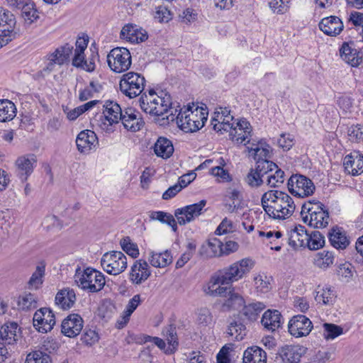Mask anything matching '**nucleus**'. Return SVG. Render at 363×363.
Returning <instances> with one entry per match:
<instances>
[{
	"mask_svg": "<svg viewBox=\"0 0 363 363\" xmlns=\"http://www.w3.org/2000/svg\"><path fill=\"white\" fill-rule=\"evenodd\" d=\"M101 264L108 274L118 275L127 268V257L120 251L108 252L102 256Z\"/></svg>",
	"mask_w": 363,
	"mask_h": 363,
	"instance_id": "obj_8",
	"label": "nucleus"
},
{
	"mask_svg": "<svg viewBox=\"0 0 363 363\" xmlns=\"http://www.w3.org/2000/svg\"><path fill=\"white\" fill-rule=\"evenodd\" d=\"M313 328L311 320L304 315H294L288 323L289 333L295 337L308 336Z\"/></svg>",
	"mask_w": 363,
	"mask_h": 363,
	"instance_id": "obj_11",
	"label": "nucleus"
},
{
	"mask_svg": "<svg viewBox=\"0 0 363 363\" xmlns=\"http://www.w3.org/2000/svg\"><path fill=\"white\" fill-rule=\"evenodd\" d=\"M107 62L114 72H124L130 68L132 63L130 52L128 49L123 47L113 48L107 55Z\"/></svg>",
	"mask_w": 363,
	"mask_h": 363,
	"instance_id": "obj_6",
	"label": "nucleus"
},
{
	"mask_svg": "<svg viewBox=\"0 0 363 363\" xmlns=\"http://www.w3.org/2000/svg\"><path fill=\"white\" fill-rule=\"evenodd\" d=\"M247 147L249 153L253 155L256 162L259 160H269L270 157L269 147L268 145L264 147L261 142L257 144L252 143L251 146H247Z\"/></svg>",
	"mask_w": 363,
	"mask_h": 363,
	"instance_id": "obj_43",
	"label": "nucleus"
},
{
	"mask_svg": "<svg viewBox=\"0 0 363 363\" xmlns=\"http://www.w3.org/2000/svg\"><path fill=\"white\" fill-rule=\"evenodd\" d=\"M73 46L68 43L56 49V50L51 53L52 60H55L58 65H63L68 60L70 55L72 54Z\"/></svg>",
	"mask_w": 363,
	"mask_h": 363,
	"instance_id": "obj_42",
	"label": "nucleus"
},
{
	"mask_svg": "<svg viewBox=\"0 0 363 363\" xmlns=\"http://www.w3.org/2000/svg\"><path fill=\"white\" fill-rule=\"evenodd\" d=\"M92 276H94V284H92V292H97L101 291L106 284V277L105 275L92 268Z\"/></svg>",
	"mask_w": 363,
	"mask_h": 363,
	"instance_id": "obj_61",
	"label": "nucleus"
},
{
	"mask_svg": "<svg viewBox=\"0 0 363 363\" xmlns=\"http://www.w3.org/2000/svg\"><path fill=\"white\" fill-rule=\"evenodd\" d=\"M289 192L298 198H305L311 196L315 189L311 179L302 174H293L288 180Z\"/></svg>",
	"mask_w": 363,
	"mask_h": 363,
	"instance_id": "obj_7",
	"label": "nucleus"
},
{
	"mask_svg": "<svg viewBox=\"0 0 363 363\" xmlns=\"http://www.w3.org/2000/svg\"><path fill=\"white\" fill-rule=\"evenodd\" d=\"M116 306L110 299H104L100 303L97 315L102 318L109 319L115 313Z\"/></svg>",
	"mask_w": 363,
	"mask_h": 363,
	"instance_id": "obj_49",
	"label": "nucleus"
},
{
	"mask_svg": "<svg viewBox=\"0 0 363 363\" xmlns=\"http://www.w3.org/2000/svg\"><path fill=\"white\" fill-rule=\"evenodd\" d=\"M271 277H267L264 274H259L257 275L255 279V286L257 290L261 293H267L271 289Z\"/></svg>",
	"mask_w": 363,
	"mask_h": 363,
	"instance_id": "obj_52",
	"label": "nucleus"
},
{
	"mask_svg": "<svg viewBox=\"0 0 363 363\" xmlns=\"http://www.w3.org/2000/svg\"><path fill=\"white\" fill-rule=\"evenodd\" d=\"M347 135L352 142H359L363 139V126L357 124L348 128Z\"/></svg>",
	"mask_w": 363,
	"mask_h": 363,
	"instance_id": "obj_63",
	"label": "nucleus"
},
{
	"mask_svg": "<svg viewBox=\"0 0 363 363\" xmlns=\"http://www.w3.org/2000/svg\"><path fill=\"white\" fill-rule=\"evenodd\" d=\"M262 177L255 169H251L245 178V182L252 188H258L264 182Z\"/></svg>",
	"mask_w": 363,
	"mask_h": 363,
	"instance_id": "obj_59",
	"label": "nucleus"
},
{
	"mask_svg": "<svg viewBox=\"0 0 363 363\" xmlns=\"http://www.w3.org/2000/svg\"><path fill=\"white\" fill-rule=\"evenodd\" d=\"M261 204L266 213L275 220H285L292 216L296 206L293 199L286 192L270 190L261 198Z\"/></svg>",
	"mask_w": 363,
	"mask_h": 363,
	"instance_id": "obj_1",
	"label": "nucleus"
},
{
	"mask_svg": "<svg viewBox=\"0 0 363 363\" xmlns=\"http://www.w3.org/2000/svg\"><path fill=\"white\" fill-rule=\"evenodd\" d=\"M83 328V319L77 314H71L63 320L61 331L65 336L74 337L79 334Z\"/></svg>",
	"mask_w": 363,
	"mask_h": 363,
	"instance_id": "obj_18",
	"label": "nucleus"
},
{
	"mask_svg": "<svg viewBox=\"0 0 363 363\" xmlns=\"http://www.w3.org/2000/svg\"><path fill=\"white\" fill-rule=\"evenodd\" d=\"M304 349L298 345H286L282 347L280 355L283 360L289 363H298Z\"/></svg>",
	"mask_w": 363,
	"mask_h": 363,
	"instance_id": "obj_33",
	"label": "nucleus"
},
{
	"mask_svg": "<svg viewBox=\"0 0 363 363\" xmlns=\"http://www.w3.org/2000/svg\"><path fill=\"white\" fill-rule=\"evenodd\" d=\"M281 314L277 310H267L262 315L261 324L264 328L274 332L281 327Z\"/></svg>",
	"mask_w": 363,
	"mask_h": 363,
	"instance_id": "obj_27",
	"label": "nucleus"
},
{
	"mask_svg": "<svg viewBox=\"0 0 363 363\" xmlns=\"http://www.w3.org/2000/svg\"><path fill=\"white\" fill-rule=\"evenodd\" d=\"M341 58L352 67H358L362 62V56L348 43H344L340 50Z\"/></svg>",
	"mask_w": 363,
	"mask_h": 363,
	"instance_id": "obj_29",
	"label": "nucleus"
},
{
	"mask_svg": "<svg viewBox=\"0 0 363 363\" xmlns=\"http://www.w3.org/2000/svg\"><path fill=\"white\" fill-rule=\"evenodd\" d=\"M349 21L355 26L356 30L361 36V40L363 41V13L357 11L352 12Z\"/></svg>",
	"mask_w": 363,
	"mask_h": 363,
	"instance_id": "obj_60",
	"label": "nucleus"
},
{
	"mask_svg": "<svg viewBox=\"0 0 363 363\" xmlns=\"http://www.w3.org/2000/svg\"><path fill=\"white\" fill-rule=\"evenodd\" d=\"M103 107V118L99 123L101 130L106 133L114 131V125L118 124L124 113L121 106L113 101H106Z\"/></svg>",
	"mask_w": 363,
	"mask_h": 363,
	"instance_id": "obj_5",
	"label": "nucleus"
},
{
	"mask_svg": "<svg viewBox=\"0 0 363 363\" xmlns=\"http://www.w3.org/2000/svg\"><path fill=\"white\" fill-rule=\"evenodd\" d=\"M37 162L34 155H26L19 157L15 162L16 174L21 182H26L33 173Z\"/></svg>",
	"mask_w": 363,
	"mask_h": 363,
	"instance_id": "obj_14",
	"label": "nucleus"
},
{
	"mask_svg": "<svg viewBox=\"0 0 363 363\" xmlns=\"http://www.w3.org/2000/svg\"><path fill=\"white\" fill-rule=\"evenodd\" d=\"M220 165L212 167L210 170L211 174L217 177L219 182H227L231 181L232 178L230 174L223 167V166L225 165L224 160L221 157L220 158Z\"/></svg>",
	"mask_w": 363,
	"mask_h": 363,
	"instance_id": "obj_54",
	"label": "nucleus"
},
{
	"mask_svg": "<svg viewBox=\"0 0 363 363\" xmlns=\"http://www.w3.org/2000/svg\"><path fill=\"white\" fill-rule=\"evenodd\" d=\"M354 272V267L349 262L340 264L337 269L339 280L344 283H348L352 281Z\"/></svg>",
	"mask_w": 363,
	"mask_h": 363,
	"instance_id": "obj_47",
	"label": "nucleus"
},
{
	"mask_svg": "<svg viewBox=\"0 0 363 363\" xmlns=\"http://www.w3.org/2000/svg\"><path fill=\"white\" fill-rule=\"evenodd\" d=\"M266 308V306L259 301L252 302L245 304L241 308L242 315L249 321H255L257 320L261 312Z\"/></svg>",
	"mask_w": 363,
	"mask_h": 363,
	"instance_id": "obj_32",
	"label": "nucleus"
},
{
	"mask_svg": "<svg viewBox=\"0 0 363 363\" xmlns=\"http://www.w3.org/2000/svg\"><path fill=\"white\" fill-rule=\"evenodd\" d=\"M21 16L24 22L30 26L39 18L37 9L35 8V4L32 1L28 2L21 9Z\"/></svg>",
	"mask_w": 363,
	"mask_h": 363,
	"instance_id": "obj_46",
	"label": "nucleus"
},
{
	"mask_svg": "<svg viewBox=\"0 0 363 363\" xmlns=\"http://www.w3.org/2000/svg\"><path fill=\"white\" fill-rule=\"evenodd\" d=\"M74 281L82 289H91V267H77L74 274Z\"/></svg>",
	"mask_w": 363,
	"mask_h": 363,
	"instance_id": "obj_39",
	"label": "nucleus"
},
{
	"mask_svg": "<svg viewBox=\"0 0 363 363\" xmlns=\"http://www.w3.org/2000/svg\"><path fill=\"white\" fill-rule=\"evenodd\" d=\"M0 337L4 344L14 345L21 337V328L15 322L4 324L0 329Z\"/></svg>",
	"mask_w": 363,
	"mask_h": 363,
	"instance_id": "obj_23",
	"label": "nucleus"
},
{
	"mask_svg": "<svg viewBox=\"0 0 363 363\" xmlns=\"http://www.w3.org/2000/svg\"><path fill=\"white\" fill-rule=\"evenodd\" d=\"M121 245L123 251L133 258H135L139 255L138 246L131 242L128 238H124L121 240Z\"/></svg>",
	"mask_w": 363,
	"mask_h": 363,
	"instance_id": "obj_62",
	"label": "nucleus"
},
{
	"mask_svg": "<svg viewBox=\"0 0 363 363\" xmlns=\"http://www.w3.org/2000/svg\"><path fill=\"white\" fill-rule=\"evenodd\" d=\"M120 37L121 39L131 43H139L146 40L148 38V35L146 30L140 26L135 24L128 23L123 27Z\"/></svg>",
	"mask_w": 363,
	"mask_h": 363,
	"instance_id": "obj_15",
	"label": "nucleus"
},
{
	"mask_svg": "<svg viewBox=\"0 0 363 363\" xmlns=\"http://www.w3.org/2000/svg\"><path fill=\"white\" fill-rule=\"evenodd\" d=\"M165 335L167 337V340L168 342V347L165 350V353L172 354L174 352L178 346L177 333L175 328L169 327L165 331Z\"/></svg>",
	"mask_w": 363,
	"mask_h": 363,
	"instance_id": "obj_56",
	"label": "nucleus"
},
{
	"mask_svg": "<svg viewBox=\"0 0 363 363\" xmlns=\"http://www.w3.org/2000/svg\"><path fill=\"white\" fill-rule=\"evenodd\" d=\"M45 272V265L37 266L28 282V288L30 289H38L43 283Z\"/></svg>",
	"mask_w": 363,
	"mask_h": 363,
	"instance_id": "obj_45",
	"label": "nucleus"
},
{
	"mask_svg": "<svg viewBox=\"0 0 363 363\" xmlns=\"http://www.w3.org/2000/svg\"><path fill=\"white\" fill-rule=\"evenodd\" d=\"M154 151L157 156L167 159L174 152V147L171 140L160 137L154 145Z\"/></svg>",
	"mask_w": 363,
	"mask_h": 363,
	"instance_id": "obj_35",
	"label": "nucleus"
},
{
	"mask_svg": "<svg viewBox=\"0 0 363 363\" xmlns=\"http://www.w3.org/2000/svg\"><path fill=\"white\" fill-rule=\"evenodd\" d=\"M325 244V238L319 231H313L308 234L307 245L311 250H316L321 248Z\"/></svg>",
	"mask_w": 363,
	"mask_h": 363,
	"instance_id": "obj_50",
	"label": "nucleus"
},
{
	"mask_svg": "<svg viewBox=\"0 0 363 363\" xmlns=\"http://www.w3.org/2000/svg\"><path fill=\"white\" fill-rule=\"evenodd\" d=\"M34 328L40 333L50 332L55 325V316L48 308H41L35 311L33 318Z\"/></svg>",
	"mask_w": 363,
	"mask_h": 363,
	"instance_id": "obj_12",
	"label": "nucleus"
},
{
	"mask_svg": "<svg viewBox=\"0 0 363 363\" xmlns=\"http://www.w3.org/2000/svg\"><path fill=\"white\" fill-rule=\"evenodd\" d=\"M324 337L326 340H333L343 333V329L339 325L333 323H324Z\"/></svg>",
	"mask_w": 363,
	"mask_h": 363,
	"instance_id": "obj_58",
	"label": "nucleus"
},
{
	"mask_svg": "<svg viewBox=\"0 0 363 363\" xmlns=\"http://www.w3.org/2000/svg\"><path fill=\"white\" fill-rule=\"evenodd\" d=\"M277 167V165L269 160H259L256 162L255 169L264 177V175L267 177L270 173H272Z\"/></svg>",
	"mask_w": 363,
	"mask_h": 363,
	"instance_id": "obj_53",
	"label": "nucleus"
},
{
	"mask_svg": "<svg viewBox=\"0 0 363 363\" xmlns=\"http://www.w3.org/2000/svg\"><path fill=\"white\" fill-rule=\"evenodd\" d=\"M220 297L223 298L222 308L224 311L240 310L245 303L243 297L235 292L231 286H227L225 291Z\"/></svg>",
	"mask_w": 363,
	"mask_h": 363,
	"instance_id": "obj_16",
	"label": "nucleus"
},
{
	"mask_svg": "<svg viewBox=\"0 0 363 363\" xmlns=\"http://www.w3.org/2000/svg\"><path fill=\"white\" fill-rule=\"evenodd\" d=\"M145 83V77L139 73L129 72L124 74L119 82L121 91L130 99L142 94Z\"/></svg>",
	"mask_w": 363,
	"mask_h": 363,
	"instance_id": "obj_4",
	"label": "nucleus"
},
{
	"mask_svg": "<svg viewBox=\"0 0 363 363\" xmlns=\"http://www.w3.org/2000/svg\"><path fill=\"white\" fill-rule=\"evenodd\" d=\"M16 115L15 104L9 99L0 100V122L10 121Z\"/></svg>",
	"mask_w": 363,
	"mask_h": 363,
	"instance_id": "obj_38",
	"label": "nucleus"
},
{
	"mask_svg": "<svg viewBox=\"0 0 363 363\" xmlns=\"http://www.w3.org/2000/svg\"><path fill=\"white\" fill-rule=\"evenodd\" d=\"M124 128L131 132L140 130L144 125V121L139 112L132 108H128L120 120Z\"/></svg>",
	"mask_w": 363,
	"mask_h": 363,
	"instance_id": "obj_17",
	"label": "nucleus"
},
{
	"mask_svg": "<svg viewBox=\"0 0 363 363\" xmlns=\"http://www.w3.org/2000/svg\"><path fill=\"white\" fill-rule=\"evenodd\" d=\"M335 255L333 252L323 250L316 253L313 259L314 264L318 268L325 269L333 264Z\"/></svg>",
	"mask_w": 363,
	"mask_h": 363,
	"instance_id": "obj_37",
	"label": "nucleus"
},
{
	"mask_svg": "<svg viewBox=\"0 0 363 363\" xmlns=\"http://www.w3.org/2000/svg\"><path fill=\"white\" fill-rule=\"evenodd\" d=\"M89 131V130L81 131L76 139L77 150L82 153L89 154L91 150Z\"/></svg>",
	"mask_w": 363,
	"mask_h": 363,
	"instance_id": "obj_48",
	"label": "nucleus"
},
{
	"mask_svg": "<svg viewBox=\"0 0 363 363\" xmlns=\"http://www.w3.org/2000/svg\"><path fill=\"white\" fill-rule=\"evenodd\" d=\"M315 299L318 303L324 305L333 304L335 299V292L329 287L318 286L315 291Z\"/></svg>",
	"mask_w": 363,
	"mask_h": 363,
	"instance_id": "obj_41",
	"label": "nucleus"
},
{
	"mask_svg": "<svg viewBox=\"0 0 363 363\" xmlns=\"http://www.w3.org/2000/svg\"><path fill=\"white\" fill-rule=\"evenodd\" d=\"M252 127L250 123L245 118L240 119L230 133V136L233 140L238 143H250L251 137Z\"/></svg>",
	"mask_w": 363,
	"mask_h": 363,
	"instance_id": "obj_19",
	"label": "nucleus"
},
{
	"mask_svg": "<svg viewBox=\"0 0 363 363\" xmlns=\"http://www.w3.org/2000/svg\"><path fill=\"white\" fill-rule=\"evenodd\" d=\"M243 363H266V352L260 347L255 346L247 348L243 354Z\"/></svg>",
	"mask_w": 363,
	"mask_h": 363,
	"instance_id": "obj_34",
	"label": "nucleus"
},
{
	"mask_svg": "<svg viewBox=\"0 0 363 363\" xmlns=\"http://www.w3.org/2000/svg\"><path fill=\"white\" fill-rule=\"evenodd\" d=\"M294 137L289 133H282L280 138L277 140L279 147L282 148L284 151L290 150L294 145Z\"/></svg>",
	"mask_w": 363,
	"mask_h": 363,
	"instance_id": "obj_64",
	"label": "nucleus"
},
{
	"mask_svg": "<svg viewBox=\"0 0 363 363\" xmlns=\"http://www.w3.org/2000/svg\"><path fill=\"white\" fill-rule=\"evenodd\" d=\"M178 127L186 133H192L199 130L203 126V123L198 121V124L194 123L189 115V108L184 107L181 108L177 118Z\"/></svg>",
	"mask_w": 363,
	"mask_h": 363,
	"instance_id": "obj_22",
	"label": "nucleus"
},
{
	"mask_svg": "<svg viewBox=\"0 0 363 363\" xmlns=\"http://www.w3.org/2000/svg\"><path fill=\"white\" fill-rule=\"evenodd\" d=\"M24 363H52L50 357L41 350L29 352Z\"/></svg>",
	"mask_w": 363,
	"mask_h": 363,
	"instance_id": "obj_51",
	"label": "nucleus"
},
{
	"mask_svg": "<svg viewBox=\"0 0 363 363\" xmlns=\"http://www.w3.org/2000/svg\"><path fill=\"white\" fill-rule=\"evenodd\" d=\"M284 182V172L278 167L267 177V184L271 187L279 186Z\"/></svg>",
	"mask_w": 363,
	"mask_h": 363,
	"instance_id": "obj_55",
	"label": "nucleus"
},
{
	"mask_svg": "<svg viewBox=\"0 0 363 363\" xmlns=\"http://www.w3.org/2000/svg\"><path fill=\"white\" fill-rule=\"evenodd\" d=\"M224 285H227V284L221 274L218 272L211 277L203 291L209 296H220L225 291L227 288Z\"/></svg>",
	"mask_w": 363,
	"mask_h": 363,
	"instance_id": "obj_26",
	"label": "nucleus"
},
{
	"mask_svg": "<svg viewBox=\"0 0 363 363\" xmlns=\"http://www.w3.org/2000/svg\"><path fill=\"white\" fill-rule=\"evenodd\" d=\"M328 238L332 246L336 249H345L350 244L346 232L337 226L333 227L328 233Z\"/></svg>",
	"mask_w": 363,
	"mask_h": 363,
	"instance_id": "obj_31",
	"label": "nucleus"
},
{
	"mask_svg": "<svg viewBox=\"0 0 363 363\" xmlns=\"http://www.w3.org/2000/svg\"><path fill=\"white\" fill-rule=\"evenodd\" d=\"M76 299V294L74 289L64 288L57 293L55 303L59 308L66 311L74 306Z\"/></svg>",
	"mask_w": 363,
	"mask_h": 363,
	"instance_id": "obj_25",
	"label": "nucleus"
},
{
	"mask_svg": "<svg viewBox=\"0 0 363 363\" xmlns=\"http://www.w3.org/2000/svg\"><path fill=\"white\" fill-rule=\"evenodd\" d=\"M227 334L235 340H242L246 335V327L240 320H234L229 323Z\"/></svg>",
	"mask_w": 363,
	"mask_h": 363,
	"instance_id": "obj_40",
	"label": "nucleus"
},
{
	"mask_svg": "<svg viewBox=\"0 0 363 363\" xmlns=\"http://www.w3.org/2000/svg\"><path fill=\"white\" fill-rule=\"evenodd\" d=\"M253 266V262L248 258L242 259L219 271L227 285L241 279L248 273Z\"/></svg>",
	"mask_w": 363,
	"mask_h": 363,
	"instance_id": "obj_9",
	"label": "nucleus"
},
{
	"mask_svg": "<svg viewBox=\"0 0 363 363\" xmlns=\"http://www.w3.org/2000/svg\"><path fill=\"white\" fill-rule=\"evenodd\" d=\"M150 275L151 270L147 261L138 259L130 267L129 280L133 284L140 285L147 280Z\"/></svg>",
	"mask_w": 363,
	"mask_h": 363,
	"instance_id": "obj_13",
	"label": "nucleus"
},
{
	"mask_svg": "<svg viewBox=\"0 0 363 363\" xmlns=\"http://www.w3.org/2000/svg\"><path fill=\"white\" fill-rule=\"evenodd\" d=\"M319 28L325 34L330 36H336L340 33L343 29V23L337 16H329L324 18L319 23Z\"/></svg>",
	"mask_w": 363,
	"mask_h": 363,
	"instance_id": "obj_24",
	"label": "nucleus"
},
{
	"mask_svg": "<svg viewBox=\"0 0 363 363\" xmlns=\"http://www.w3.org/2000/svg\"><path fill=\"white\" fill-rule=\"evenodd\" d=\"M150 96L152 98L150 104H148L146 99H142L140 101L141 109L146 113L161 116L171 108L172 99L169 94L162 93L161 96H158L154 90L150 89Z\"/></svg>",
	"mask_w": 363,
	"mask_h": 363,
	"instance_id": "obj_3",
	"label": "nucleus"
},
{
	"mask_svg": "<svg viewBox=\"0 0 363 363\" xmlns=\"http://www.w3.org/2000/svg\"><path fill=\"white\" fill-rule=\"evenodd\" d=\"M343 166L348 174L356 176L363 172V155L354 151L345 157Z\"/></svg>",
	"mask_w": 363,
	"mask_h": 363,
	"instance_id": "obj_21",
	"label": "nucleus"
},
{
	"mask_svg": "<svg viewBox=\"0 0 363 363\" xmlns=\"http://www.w3.org/2000/svg\"><path fill=\"white\" fill-rule=\"evenodd\" d=\"M37 304L38 298L31 293H25L18 297V306L22 311L33 310L37 308Z\"/></svg>",
	"mask_w": 363,
	"mask_h": 363,
	"instance_id": "obj_44",
	"label": "nucleus"
},
{
	"mask_svg": "<svg viewBox=\"0 0 363 363\" xmlns=\"http://www.w3.org/2000/svg\"><path fill=\"white\" fill-rule=\"evenodd\" d=\"M16 23L14 15L11 11L0 8V36L12 39L15 35Z\"/></svg>",
	"mask_w": 363,
	"mask_h": 363,
	"instance_id": "obj_20",
	"label": "nucleus"
},
{
	"mask_svg": "<svg viewBox=\"0 0 363 363\" xmlns=\"http://www.w3.org/2000/svg\"><path fill=\"white\" fill-rule=\"evenodd\" d=\"M148 261L154 267L163 268L172 262V257L167 250L162 252H150Z\"/></svg>",
	"mask_w": 363,
	"mask_h": 363,
	"instance_id": "obj_36",
	"label": "nucleus"
},
{
	"mask_svg": "<svg viewBox=\"0 0 363 363\" xmlns=\"http://www.w3.org/2000/svg\"><path fill=\"white\" fill-rule=\"evenodd\" d=\"M223 242L218 238L211 239L207 245H203L199 254L203 258H211L223 255Z\"/></svg>",
	"mask_w": 363,
	"mask_h": 363,
	"instance_id": "obj_30",
	"label": "nucleus"
},
{
	"mask_svg": "<svg viewBox=\"0 0 363 363\" xmlns=\"http://www.w3.org/2000/svg\"><path fill=\"white\" fill-rule=\"evenodd\" d=\"M301 216L303 223L313 228H325L330 220L328 208L317 200L305 202L301 207Z\"/></svg>",
	"mask_w": 363,
	"mask_h": 363,
	"instance_id": "obj_2",
	"label": "nucleus"
},
{
	"mask_svg": "<svg viewBox=\"0 0 363 363\" xmlns=\"http://www.w3.org/2000/svg\"><path fill=\"white\" fill-rule=\"evenodd\" d=\"M91 108V101L84 105L79 106L74 109L69 110L67 107L64 108L63 111L69 121L76 120L80 115Z\"/></svg>",
	"mask_w": 363,
	"mask_h": 363,
	"instance_id": "obj_57",
	"label": "nucleus"
},
{
	"mask_svg": "<svg viewBox=\"0 0 363 363\" xmlns=\"http://www.w3.org/2000/svg\"><path fill=\"white\" fill-rule=\"evenodd\" d=\"M308 233L304 226L298 225L290 231L289 245L296 250L306 247L307 245Z\"/></svg>",
	"mask_w": 363,
	"mask_h": 363,
	"instance_id": "obj_28",
	"label": "nucleus"
},
{
	"mask_svg": "<svg viewBox=\"0 0 363 363\" xmlns=\"http://www.w3.org/2000/svg\"><path fill=\"white\" fill-rule=\"evenodd\" d=\"M206 205V200H201L199 202L187 205L180 208H177L174 211L178 223L180 225H186L203 214L206 210L204 207Z\"/></svg>",
	"mask_w": 363,
	"mask_h": 363,
	"instance_id": "obj_10",
	"label": "nucleus"
}]
</instances>
